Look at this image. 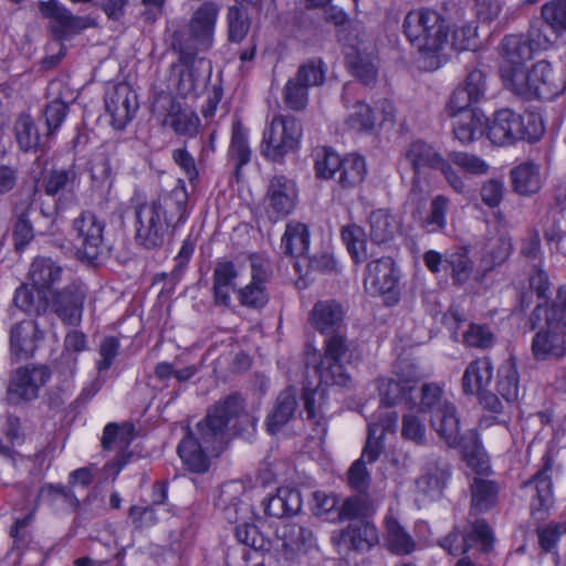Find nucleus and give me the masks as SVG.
Instances as JSON below:
<instances>
[{
	"label": "nucleus",
	"mask_w": 566,
	"mask_h": 566,
	"mask_svg": "<svg viewBox=\"0 0 566 566\" xmlns=\"http://www.w3.org/2000/svg\"><path fill=\"white\" fill-rule=\"evenodd\" d=\"M450 117L453 135L463 145L473 143L488 130V119L481 111L460 113Z\"/></svg>",
	"instance_id": "obj_26"
},
{
	"label": "nucleus",
	"mask_w": 566,
	"mask_h": 566,
	"mask_svg": "<svg viewBox=\"0 0 566 566\" xmlns=\"http://www.w3.org/2000/svg\"><path fill=\"white\" fill-rule=\"evenodd\" d=\"M302 400L310 420L317 429L318 433H326V394L321 387H305L302 394Z\"/></svg>",
	"instance_id": "obj_35"
},
{
	"label": "nucleus",
	"mask_w": 566,
	"mask_h": 566,
	"mask_svg": "<svg viewBox=\"0 0 566 566\" xmlns=\"http://www.w3.org/2000/svg\"><path fill=\"white\" fill-rule=\"evenodd\" d=\"M31 286L15 290L13 302L29 315H40L51 308L67 325H78L82 321L85 291L75 282L60 287L64 283L65 271L62 265L49 256L35 258L28 273Z\"/></svg>",
	"instance_id": "obj_1"
},
{
	"label": "nucleus",
	"mask_w": 566,
	"mask_h": 566,
	"mask_svg": "<svg viewBox=\"0 0 566 566\" xmlns=\"http://www.w3.org/2000/svg\"><path fill=\"white\" fill-rule=\"evenodd\" d=\"M276 533L289 558H293L296 553L304 551L313 539L311 530L292 522L284 523Z\"/></svg>",
	"instance_id": "obj_38"
},
{
	"label": "nucleus",
	"mask_w": 566,
	"mask_h": 566,
	"mask_svg": "<svg viewBox=\"0 0 566 566\" xmlns=\"http://www.w3.org/2000/svg\"><path fill=\"white\" fill-rule=\"evenodd\" d=\"M399 275L395 262L389 256L371 261L366 266L364 287L370 295L382 296L388 305L397 303Z\"/></svg>",
	"instance_id": "obj_14"
},
{
	"label": "nucleus",
	"mask_w": 566,
	"mask_h": 566,
	"mask_svg": "<svg viewBox=\"0 0 566 566\" xmlns=\"http://www.w3.org/2000/svg\"><path fill=\"white\" fill-rule=\"evenodd\" d=\"M296 407V389L287 387L281 391L272 412L268 416V431L272 434L279 432L293 418Z\"/></svg>",
	"instance_id": "obj_29"
},
{
	"label": "nucleus",
	"mask_w": 566,
	"mask_h": 566,
	"mask_svg": "<svg viewBox=\"0 0 566 566\" xmlns=\"http://www.w3.org/2000/svg\"><path fill=\"white\" fill-rule=\"evenodd\" d=\"M542 17L555 31H566V0H552L545 3Z\"/></svg>",
	"instance_id": "obj_62"
},
{
	"label": "nucleus",
	"mask_w": 566,
	"mask_h": 566,
	"mask_svg": "<svg viewBox=\"0 0 566 566\" xmlns=\"http://www.w3.org/2000/svg\"><path fill=\"white\" fill-rule=\"evenodd\" d=\"M544 133V127L535 114L525 116L504 108L494 113L488 123V138L495 145H509L517 140L535 142Z\"/></svg>",
	"instance_id": "obj_10"
},
{
	"label": "nucleus",
	"mask_w": 566,
	"mask_h": 566,
	"mask_svg": "<svg viewBox=\"0 0 566 566\" xmlns=\"http://www.w3.org/2000/svg\"><path fill=\"white\" fill-rule=\"evenodd\" d=\"M512 252L511 239L501 233L486 239L481 251V265L484 271H491L504 263Z\"/></svg>",
	"instance_id": "obj_39"
},
{
	"label": "nucleus",
	"mask_w": 566,
	"mask_h": 566,
	"mask_svg": "<svg viewBox=\"0 0 566 566\" xmlns=\"http://www.w3.org/2000/svg\"><path fill=\"white\" fill-rule=\"evenodd\" d=\"M186 192L175 189L135 207V241L153 250L160 248L171 228L186 221Z\"/></svg>",
	"instance_id": "obj_3"
},
{
	"label": "nucleus",
	"mask_w": 566,
	"mask_h": 566,
	"mask_svg": "<svg viewBox=\"0 0 566 566\" xmlns=\"http://www.w3.org/2000/svg\"><path fill=\"white\" fill-rule=\"evenodd\" d=\"M314 160L317 177L331 179L338 174L343 159L334 150L323 147L315 150Z\"/></svg>",
	"instance_id": "obj_56"
},
{
	"label": "nucleus",
	"mask_w": 566,
	"mask_h": 566,
	"mask_svg": "<svg viewBox=\"0 0 566 566\" xmlns=\"http://www.w3.org/2000/svg\"><path fill=\"white\" fill-rule=\"evenodd\" d=\"M493 377V365L489 357L473 360L467 367L462 377V387L465 394H479L485 389Z\"/></svg>",
	"instance_id": "obj_34"
},
{
	"label": "nucleus",
	"mask_w": 566,
	"mask_h": 566,
	"mask_svg": "<svg viewBox=\"0 0 566 566\" xmlns=\"http://www.w3.org/2000/svg\"><path fill=\"white\" fill-rule=\"evenodd\" d=\"M105 222L92 211H83L72 222L76 253L82 261L95 262L105 250Z\"/></svg>",
	"instance_id": "obj_13"
},
{
	"label": "nucleus",
	"mask_w": 566,
	"mask_h": 566,
	"mask_svg": "<svg viewBox=\"0 0 566 566\" xmlns=\"http://www.w3.org/2000/svg\"><path fill=\"white\" fill-rule=\"evenodd\" d=\"M538 44L525 34L506 35L500 45L501 54L504 59L503 64L525 65L530 61Z\"/></svg>",
	"instance_id": "obj_27"
},
{
	"label": "nucleus",
	"mask_w": 566,
	"mask_h": 566,
	"mask_svg": "<svg viewBox=\"0 0 566 566\" xmlns=\"http://www.w3.org/2000/svg\"><path fill=\"white\" fill-rule=\"evenodd\" d=\"M342 240L355 263H363L367 259L366 234L361 227L347 224L342 228Z\"/></svg>",
	"instance_id": "obj_51"
},
{
	"label": "nucleus",
	"mask_w": 566,
	"mask_h": 566,
	"mask_svg": "<svg viewBox=\"0 0 566 566\" xmlns=\"http://www.w3.org/2000/svg\"><path fill=\"white\" fill-rule=\"evenodd\" d=\"M366 172L365 159L361 156L347 155L339 166L337 182L343 188H353L364 180Z\"/></svg>",
	"instance_id": "obj_46"
},
{
	"label": "nucleus",
	"mask_w": 566,
	"mask_h": 566,
	"mask_svg": "<svg viewBox=\"0 0 566 566\" xmlns=\"http://www.w3.org/2000/svg\"><path fill=\"white\" fill-rule=\"evenodd\" d=\"M543 468L524 485L531 491L530 507L533 515L546 513L554 505L553 469L549 457L543 458Z\"/></svg>",
	"instance_id": "obj_22"
},
{
	"label": "nucleus",
	"mask_w": 566,
	"mask_h": 566,
	"mask_svg": "<svg viewBox=\"0 0 566 566\" xmlns=\"http://www.w3.org/2000/svg\"><path fill=\"white\" fill-rule=\"evenodd\" d=\"M105 108L112 117V125L123 129L138 109L137 95L126 83L114 85L105 95Z\"/></svg>",
	"instance_id": "obj_21"
},
{
	"label": "nucleus",
	"mask_w": 566,
	"mask_h": 566,
	"mask_svg": "<svg viewBox=\"0 0 566 566\" xmlns=\"http://www.w3.org/2000/svg\"><path fill=\"white\" fill-rule=\"evenodd\" d=\"M339 542L349 549H369L378 542L377 528L369 522L355 521L339 534Z\"/></svg>",
	"instance_id": "obj_32"
},
{
	"label": "nucleus",
	"mask_w": 566,
	"mask_h": 566,
	"mask_svg": "<svg viewBox=\"0 0 566 566\" xmlns=\"http://www.w3.org/2000/svg\"><path fill=\"white\" fill-rule=\"evenodd\" d=\"M302 497L298 490L289 486H282L276 493L268 499L265 513L270 516L282 518L293 515L301 510Z\"/></svg>",
	"instance_id": "obj_33"
},
{
	"label": "nucleus",
	"mask_w": 566,
	"mask_h": 566,
	"mask_svg": "<svg viewBox=\"0 0 566 566\" xmlns=\"http://www.w3.org/2000/svg\"><path fill=\"white\" fill-rule=\"evenodd\" d=\"M251 154V148L249 146V132L239 120H235L232 126L229 156L234 163L237 175L239 174V170L250 161Z\"/></svg>",
	"instance_id": "obj_45"
},
{
	"label": "nucleus",
	"mask_w": 566,
	"mask_h": 566,
	"mask_svg": "<svg viewBox=\"0 0 566 566\" xmlns=\"http://www.w3.org/2000/svg\"><path fill=\"white\" fill-rule=\"evenodd\" d=\"M304 84L295 77L287 81L283 90L286 106L294 111H301L307 105L308 94Z\"/></svg>",
	"instance_id": "obj_63"
},
{
	"label": "nucleus",
	"mask_w": 566,
	"mask_h": 566,
	"mask_svg": "<svg viewBox=\"0 0 566 566\" xmlns=\"http://www.w3.org/2000/svg\"><path fill=\"white\" fill-rule=\"evenodd\" d=\"M467 174L481 176L488 174L490 165L476 155L464 151H451L447 158Z\"/></svg>",
	"instance_id": "obj_57"
},
{
	"label": "nucleus",
	"mask_w": 566,
	"mask_h": 566,
	"mask_svg": "<svg viewBox=\"0 0 566 566\" xmlns=\"http://www.w3.org/2000/svg\"><path fill=\"white\" fill-rule=\"evenodd\" d=\"M172 48L179 53L178 63L176 64V67H180L177 92L184 97L196 95L206 87L210 78V61L198 57L196 50L186 45L179 33L174 35Z\"/></svg>",
	"instance_id": "obj_11"
},
{
	"label": "nucleus",
	"mask_w": 566,
	"mask_h": 566,
	"mask_svg": "<svg viewBox=\"0 0 566 566\" xmlns=\"http://www.w3.org/2000/svg\"><path fill=\"white\" fill-rule=\"evenodd\" d=\"M397 166L399 171L407 169L413 171L412 190L416 189L420 175L426 168L439 170L455 192L462 193L465 189L462 177L453 169L449 160L432 145L421 139L412 140L403 148Z\"/></svg>",
	"instance_id": "obj_6"
},
{
	"label": "nucleus",
	"mask_w": 566,
	"mask_h": 566,
	"mask_svg": "<svg viewBox=\"0 0 566 566\" xmlns=\"http://www.w3.org/2000/svg\"><path fill=\"white\" fill-rule=\"evenodd\" d=\"M244 494V485L237 481H230L221 485L216 505L224 513V518L230 523L239 521L243 510L241 497Z\"/></svg>",
	"instance_id": "obj_37"
},
{
	"label": "nucleus",
	"mask_w": 566,
	"mask_h": 566,
	"mask_svg": "<svg viewBox=\"0 0 566 566\" xmlns=\"http://www.w3.org/2000/svg\"><path fill=\"white\" fill-rule=\"evenodd\" d=\"M264 281V276L261 275L253 265L251 282L238 291L241 305L260 308L266 304L268 293L265 291Z\"/></svg>",
	"instance_id": "obj_49"
},
{
	"label": "nucleus",
	"mask_w": 566,
	"mask_h": 566,
	"mask_svg": "<svg viewBox=\"0 0 566 566\" xmlns=\"http://www.w3.org/2000/svg\"><path fill=\"white\" fill-rule=\"evenodd\" d=\"M494 536L489 524L483 520H476L467 535L453 531L440 541V546L450 555L458 556L476 547L482 553H489L493 548Z\"/></svg>",
	"instance_id": "obj_19"
},
{
	"label": "nucleus",
	"mask_w": 566,
	"mask_h": 566,
	"mask_svg": "<svg viewBox=\"0 0 566 566\" xmlns=\"http://www.w3.org/2000/svg\"><path fill=\"white\" fill-rule=\"evenodd\" d=\"M497 486L494 482L484 479H474L471 484L472 511L488 512L497 501Z\"/></svg>",
	"instance_id": "obj_48"
},
{
	"label": "nucleus",
	"mask_w": 566,
	"mask_h": 566,
	"mask_svg": "<svg viewBox=\"0 0 566 566\" xmlns=\"http://www.w3.org/2000/svg\"><path fill=\"white\" fill-rule=\"evenodd\" d=\"M461 340L468 347L488 349L494 344V335L486 325L472 323L463 331Z\"/></svg>",
	"instance_id": "obj_60"
},
{
	"label": "nucleus",
	"mask_w": 566,
	"mask_h": 566,
	"mask_svg": "<svg viewBox=\"0 0 566 566\" xmlns=\"http://www.w3.org/2000/svg\"><path fill=\"white\" fill-rule=\"evenodd\" d=\"M15 138L19 147L23 151L36 149L40 143V134L38 128L28 114H21L14 124Z\"/></svg>",
	"instance_id": "obj_55"
},
{
	"label": "nucleus",
	"mask_w": 566,
	"mask_h": 566,
	"mask_svg": "<svg viewBox=\"0 0 566 566\" xmlns=\"http://www.w3.org/2000/svg\"><path fill=\"white\" fill-rule=\"evenodd\" d=\"M501 76L505 87L514 94L531 98V88L528 81V69L525 65H501Z\"/></svg>",
	"instance_id": "obj_47"
},
{
	"label": "nucleus",
	"mask_w": 566,
	"mask_h": 566,
	"mask_svg": "<svg viewBox=\"0 0 566 566\" xmlns=\"http://www.w3.org/2000/svg\"><path fill=\"white\" fill-rule=\"evenodd\" d=\"M413 399L415 406L418 403L417 400L420 399V411L429 412L430 415L436 412V409L442 405H448L450 402L449 400L443 399L441 388L433 384L424 385L421 389L417 388V394L413 395Z\"/></svg>",
	"instance_id": "obj_58"
},
{
	"label": "nucleus",
	"mask_w": 566,
	"mask_h": 566,
	"mask_svg": "<svg viewBox=\"0 0 566 566\" xmlns=\"http://www.w3.org/2000/svg\"><path fill=\"white\" fill-rule=\"evenodd\" d=\"M533 336L531 350L536 360H557L566 354V285L552 302L537 304L530 316Z\"/></svg>",
	"instance_id": "obj_4"
},
{
	"label": "nucleus",
	"mask_w": 566,
	"mask_h": 566,
	"mask_svg": "<svg viewBox=\"0 0 566 566\" xmlns=\"http://www.w3.org/2000/svg\"><path fill=\"white\" fill-rule=\"evenodd\" d=\"M199 117L191 111L184 109L178 102L169 101L163 125L169 126L177 135L192 137L198 133Z\"/></svg>",
	"instance_id": "obj_30"
},
{
	"label": "nucleus",
	"mask_w": 566,
	"mask_h": 566,
	"mask_svg": "<svg viewBox=\"0 0 566 566\" xmlns=\"http://www.w3.org/2000/svg\"><path fill=\"white\" fill-rule=\"evenodd\" d=\"M553 67L547 61L536 62L531 70H528V81L532 97H542L548 94H555L559 87L553 82Z\"/></svg>",
	"instance_id": "obj_42"
},
{
	"label": "nucleus",
	"mask_w": 566,
	"mask_h": 566,
	"mask_svg": "<svg viewBox=\"0 0 566 566\" xmlns=\"http://www.w3.org/2000/svg\"><path fill=\"white\" fill-rule=\"evenodd\" d=\"M431 428L437 432L450 448H461L463 459L469 467L478 472H484L489 468V461L483 448L476 440V434L472 432V446L465 443L464 437L460 432V419L457 408L452 402L442 405L436 412L430 415Z\"/></svg>",
	"instance_id": "obj_7"
},
{
	"label": "nucleus",
	"mask_w": 566,
	"mask_h": 566,
	"mask_svg": "<svg viewBox=\"0 0 566 566\" xmlns=\"http://www.w3.org/2000/svg\"><path fill=\"white\" fill-rule=\"evenodd\" d=\"M39 11L48 20V28L57 40L80 33L88 28L87 19L75 15L65 4L59 0L41 1Z\"/></svg>",
	"instance_id": "obj_17"
},
{
	"label": "nucleus",
	"mask_w": 566,
	"mask_h": 566,
	"mask_svg": "<svg viewBox=\"0 0 566 566\" xmlns=\"http://www.w3.org/2000/svg\"><path fill=\"white\" fill-rule=\"evenodd\" d=\"M80 179L73 167L52 169L41 180V188L44 193L54 200L53 210L50 212L41 210V214L46 219L43 229L38 233L53 234L55 232L56 218L77 203V189Z\"/></svg>",
	"instance_id": "obj_9"
},
{
	"label": "nucleus",
	"mask_w": 566,
	"mask_h": 566,
	"mask_svg": "<svg viewBox=\"0 0 566 566\" xmlns=\"http://www.w3.org/2000/svg\"><path fill=\"white\" fill-rule=\"evenodd\" d=\"M301 136L302 126L295 117L276 115L263 132L262 154L273 161H281L297 148Z\"/></svg>",
	"instance_id": "obj_12"
},
{
	"label": "nucleus",
	"mask_w": 566,
	"mask_h": 566,
	"mask_svg": "<svg viewBox=\"0 0 566 566\" xmlns=\"http://www.w3.org/2000/svg\"><path fill=\"white\" fill-rule=\"evenodd\" d=\"M298 200L296 182L285 176H274L265 195L266 213L272 221L281 220L291 214Z\"/></svg>",
	"instance_id": "obj_20"
},
{
	"label": "nucleus",
	"mask_w": 566,
	"mask_h": 566,
	"mask_svg": "<svg viewBox=\"0 0 566 566\" xmlns=\"http://www.w3.org/2000/svg\"><path fill=\"white\" fill-rule=\"evenodd\" d=\"M418 377L408 375L403 377L396 373V378H379L377 380V388L379 391L380 403L379 409L368 419L374 420L379 413L395 412L389 410L390 407L405 402L409 407H415L413 395L417 394Z\"/></svg>",
	"instance_id": "obj_16"
},
{
	"label": "nucleus",
	"mask_w": 566,
	"mask_h": 566,
	"mask_svg": "<svg viewBox=\"0 0 566 566\" xmlns=\"http://www.w3.org/2000/svg\"><path fill=\"white\" fill-rule=\"evenodd\" d=\"M38 501L46 503L56 511L74 512L80 501L74 492L66 486L44 484L38 494Z\"/></svg>",
	"instance_id": "obj_40"
},
{
	"label": "nucleus",
	"mask_w": 566,
	"mask_h": 566,
	"mask_svg": "<svg viewBox=\"0 0 566 566\" xmlns=\"http://www.w3.org/2000/svg\"><path fill=\"white\" fill-rule=\"evenodd\" d=\"M219 7L211 1L203 2L192 14L189 30L198 48L208 50L212 45Z\"/></svg>",
	"instance_id": "obj_23"
},
{
	"label": "nucleus",
	"mask_w": 566,
	"mask_h": 566,
	"mask_svg": "<svg viewBox=\"0 0 566 566\" xmlns=\"http://www.w3.org/2000/svg\"><path fill=\"white\" fill-rule=\"evenodd\" d=\"M386 541L388 549L396 555H409L416 549L412 536L399 524L395 517H387Z\"/></svg>",
	"instance_id": "obj_44"
},
{
	"label": "nucleus",
	"mask_w": 566,
	"mask_h": 566,
	"mask_svg": "<svg viewBox=\"0 0 566 566\" xmlns=\"http://www.w3.org/2000/svg\"><path fill=\"white\" fill-rule=\"evenodd\" d=\"M133 440L134 427L132 424L111 422L104 428L102 447L104 450H115L118 454H128L126 451Z\"/></svg>",
	"instance_id": "obj_43"
},
{
	"label": "nucleus",
	"mask_w": 566,
	"mask_h": 566,
	"mask_svg": "<svg viewBox=\"0 0 566 566\" xmlns=\"http://www.w3.org/2000/svg\"><path fill=\"white\" fill-rule=\"evenodd\" d=\"M397 427V415L384 412L368 422V434L361 455L348 470V482L356 491H365L370 483L367 463H374L384 450V437L394 432Z\"/></svg>",
	"instance_id": "obj_8"
},
{
	"label": "nucleus",
	"mask_w": 566,
	"mask_h": 566,
	"mask_svg": "<svg viewBox=\"0 0 566 566\" xmlns=\"http://www.w3.org/2000/svg\"><path fill=\"white\" fill-rule=\"evenodd\" d=\"M403 33L410 44L419 52L436 55L449 42L450 23L443 13L420 8L411 10L405 17Z\"/></svg>",
	"instance_id": "obj_5"
},
{
	"label": "nucleus",
	"mask_w": 566,
	"mask_h": 566,
	"mask_svg": "<svg viewBox=\"0 0 566 566\" xmlns=\"http://www.w3.org/2000/svg\"><path fill=\"white\" fill-rule=\"evenodd\" d=\"M512 186L521 196L536 193L542 187L539 167L533 161H524L511 170Z\"/></svg>",
	"instance_id": "obj_36"
},
{
	"label": "nucleus",
	"mask_w": 566,
	"mask_h": 566,
	"mask_svg": "<svg viewBox=\"0 0 566 566\" xmlns=\"http://www.w3.org/2000/svg\"><path fill=\"white\" fill-rule=\"evenodd\" d=\"M343 306L333 300L317 302L311 313L313 326L322 334L335 336L343 324Z\"/></svg>",
	"instance_id": "obj_25"
},
{
	"label": "nucleus",
	"mask_w": 566,
	"mask_h": 566,
	"mask_svg": "<svg viewBox=\"0 0 566 566\" xmlns=\"http://www.w3.org/2000/svg\"><path fill=\"white\" fill-rule=\"evenodd\" d=\"M243 408L239 395L232 394L220 400L206 418L198 422L196 431H187L177 451L185 465L192 472L203 473L209 469L210 455L222 451L227 442V429Z\"/></svg>",
	"instance_id": "obj_2"
},
{
	"label": "nucleus",
	"mask_w": 566,
	"mask_h": 566,
	"mask_svg": "<svg viewBox=\"0 0 566 566\" xmlns=\"http://www.w3.org/2000/svg\"><path fill=\"white\" fill-rule=\"evenodd\" d=\"M450 474L447 470L428 471L416 480V489L418 492L434 497L438 496L446 485Z\"/></svg>",
	"instance_id": "obj_61"
},
{
	"label": "nucleus",
	"mask_w": 566,
	"mask_h": 566,
	"mask_svg": "<svg viewBox=\"0 0 566 566\" xmlns=\"http://www.w3.org/2000/svg\"><path fill=\"white\" fill-rule=\"evenodd\" d=\"M31 205L15 213L13 223V245L17 252H22L34 239L35 230L30 219Z\"/></svg>",
	"instance_id": "obj_52"
},
{
	"label": "nucleus",
	"mask_w": 566,
	"mask_h": 566,
	"mask_svg": "<svg viewBox=\"0 0 566 566\" xmlns=\"http://www.w3.org/2000/svg\"><path fill=\"white\" fill-rule=\"evenodd\" d=\"M324 348L325 353L315 366L319 384L324 386H346L350 377L345 370L342 359L346 357L348 352L347 340L342 335L329 336L325 340Z\"/></svg>",
	"instance_id": "obj_15"
},
{
	"label": "nucleus",
	"mask_w": 566,
	"mask_h": 566,
	"mask_svg": "<svg viewBox=\"0 0 566 566\" xmlns=\"http://www.w3.org/2000/svg\"><path fill=\"white\" fill-rule=\"evenodd\" d=\"M450 200L443 195H437L430 201L429 210L423 219V227L428 232H441L447 227V214Z\"/></svg>",
	"instance_id": "obj_53"
},
{
	"label": "nucleus",
	"mask_w": 566,
	"mask_h": 566,
	"mask_svg": "<svg viewBox=\"0 0 566 566\" xmlns=\"http://www.w3.org/2000/svg\"><path fill=\"white\" fill-rule=\"evenodd\" d=\"M447 271L450 270L453 281L458 284L467 282L473 271V263L464 248L446 252Z\"/></svg>",
	"instance_id": "obj_50"
},
{
	"label": "nucleus",
	"mask_w": 566,
	"mask_h": 566,
	"mask_svg": "<svg viewBox=\"0 0 566 566\" xmlns=\"http://www.w3.org/2000/svg\"><path fill=\"white\" fill-rule=\"evenodd\" d=\"M43 338V333L34 321H23L14 325L10 331L11 350L18 357L33 353L35 343Z\"/></svg>",
	"instance_id": "obj_31"
},
{
	"label": "nucleus",
	"mask_w": 566,
	"mask_h": 566,
	"mask_svg": "<svg viewBox=\"0 0 566 566\" xmlns=\"http://www.w3.org/2000/svg\"><path fill=\"white\" fill-rule=\"evenodd\" d=\"M536 532L539 547L549 553L556 548L560 536L566 534V522H551L543 527H538Z\"/></svg>",
	"instance_id": "obj_64"
},
{
	"label": "nucleus",
	"mask_w": 566,
	"mask_h": 566,
	"mask_svg": "<svg viewBox=\"0 0 566 566\" xmlns=\"http://www.w3.org/2000/svg\"><path fill=\"white\" fill-rule=\"evenodd\" d=\"M310 248V230L305 223L290 221L281 239V249L285 255L303 259L306 261V253Z\"/></svg>",
	"instance_id": "obj_28"
},
{
	"label": "nucleus",
	"mask_w": 566,
	"mask_h": 566,
	"mask_svg": "<svg viewBox=\"0 0 566 566\" xmlns=\"http://www.w3.org/2000/svg\"><path fill=\"white\" fill-rule=\"evenodd\" d=\"M496 390L509 402L517 399L518 373L514 363L507 360L499 368Z\"/></svg>",
	"instance_id": "obj_54"
},
{
	"label": "nucleus",
	"mask_w": 566,
	"mask_h": 566,
	"mask_svg": "<svg viewBox=\"0 0 566 566\" xmlns=\"http://www.w3.org/2000/svg\"><path fill=\"white\" fill-rule=\"evenodd\" d=\"M51 373L45 366H25L18 368L10 378L7 399L11 403L30 401L38 397L39 390L50 379Z\"/></svg>",
	"instance_id": "obj_18"
},
{
	"label": "nucleus",
	"mask_w": 566,
	"mask_h": 566,
	"mask_svg": "<svg viewBox=\"0 0 566 566\" xmlns=\"http://www.w3.org/2000/svg\"><path fill=\"white\" fill-rule=\"evenodd\" d=\"M368 222L370 239L377 244L390 241L399 231L398 220L385 209L374 210Z\"/></svg>",
	"instance_id": "obj_41"
},
{
	"label": "nucleus",
	"mask_w": 566,
	"mask_h": 566,
	"mask_svg": "<svg viewBox=\"0 0 566 566\" xmlns=\"http://www.w3.org/2000/svg\"><path fill=\"white\" fill-rule=\"evenodd\" d=\"M346 125L358 132H370L376 125V116L369 105L357 102L349 113Z\"/></svg>",
	"instance_id": "obj_59"
},
{
	"label": "nucleus",
	"mask_w": 566,
	"mask_h": 566,
	"mask_svg": "<svg viewBox=\"0 0 566 566\" xmlns=\"http://www.w3.org/2000/svg\"><path fill=\"white\" fill-rule=\"evenodd\" d=\"M238 269L232 261H218L213 269L212 291L217 305L230 306L231 294L237 290Z\"/></svg>",
	"instance_id": "obj_24"
}]
</instances>
